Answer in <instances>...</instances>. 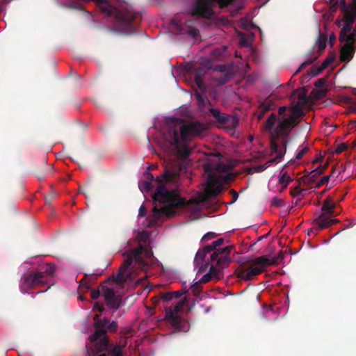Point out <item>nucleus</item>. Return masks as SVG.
<instances>
[{"label": "nucleus", "instance_id": "5", "mask_svg": "<svg viewBox=\"0 0 356 356\" xmlns=\"http://www.w3.org/2000/svg\"><path fill=\"white\" fill-rule=\"evenodd\" d=\"M200 124H185L181 119H172L168 122V131L163 133L164 139L174 147L179 156L187 157L191 149L186 145L190 136H200L202 132Z\"/></svg>", "mask_w": 356, "mask_h": 356}, {"label": "nucleus", "instance_id": "6", "mask_svg": "<svg viewBox=\"0 0 356 356\" xmlns=\"http://www.w3.org/2000/svg\"><path fill=\"white\" fill-rule=\"evenodd\" d=\"M224 241V238H220L212 242L210 245H207V250L212 252L210 255L209 261L211 263H216L220 268L228 267L232 261L229 255L234 249V245L220 248Z\"/></svg>", "mask_w": 356, "mask_h": 356}, {"label": "nucleus", "instance_id": "14", "mask_svg": "<svg viewBox=\"0 0 356 356\" xmlns=\"http://www.w3.org/2000/svg\"><path fill=\"white\" fill-rule=\"evenodd\" d=\"M106 305L110 308L118 309L122 305V296L117 294L113 289L108 288L104 284L100 286Z\"/></svg>", "mask_w": 356, "mask_h": 356}, {"label": "nucleus", "instance_id": "26", "mask_svg": "<svg viewBox=\"0 0 356 356\" xmlns=\"http://www.w3.org/2000/svg\"><path fill=\"white\" fill-rule=\"evenodd\" d=\"M211 252V250H207V245L204 246L202 249H200L195 257V262H202L204 260V258L207 253Z\"/></svg>", "mask_w": 356, "mask_h": 356}, {"label": "nucleus", "instance_id": "25", "mask_svg": "<svg viewBox=\"0 0 356 356\" xmlns=\"http://www.w3.org/2000/svg\"><path fill=\"white\" fill-rule=\"evenodd\" d=\"M147 178L149 179L148 181H144L143 183L139 184V188L142 192L144 191H149L153 188L151 182L154 179L153 175L151 173H147Z\"/></svg>", "mask_w": 356, "mask_h": 356}, {"label": "nucleus", "instance_id": "58", "mask_svg": "<svg viewBox=\"0 0 356 356\" xmlns=\"http://www.w3.org/2000/svg\"><path fill=\"white\" fill-rule=\"evenodd\" d=\"M351 92L353 94L356 95V88H352Z\"/></svg>", "mask_w": 356, "mask_h": 356}, {"label": "nucleus", "instance_id": "36", "mask_svg": "<svg viewBox=\"0 0 356 356\" xmlns=\"http://www.w3.org/2000/svg\"><path fill=\"white\" fill-rule=\"evenodd\" d=\"M217 266H215L213 264H211L209 269V273L211 275L218 276L220 273V269H223L224 268L219 267L217 264Z\"/></svg>", "mask_w": 356, "mask_h": 356}, {"label": "nucleus", "instance_id": "41", "mask_svg": "<svg viewBox=\"0 0 356 356\" xmlns=\"http://www.w3.org/2000/svg\"><path fill=\"white\" fill-rule=\"evenodd\" d=\"M314 97L316 99H321L325 95V90H318L314 91Z\"/></svg>", "mask_w": 356, "mask_h": 356}, {"label": "nucleus", "instance_id": "57", "mask_svg": "<svg viewBox=\"0 0 356 356\" xmlns=\"http://www.w3.org/2000/svg\"><path fill=\"white\" fill-rule=\"evenodd\" d=\"M345 170V168L343 165H341L338 170V173L340 174L341 172Z\"/></svg>", "mask_w": 356, "mask_h": 356}, {"label": "nucleus", "instance_id": "44", "mask_svg": "<svg viewBox=\"0 0 356 356\" xmlns=\"http://www.w3.org/2000/svg\"><path fill=\"white\" fill-rule=\"evenodd\" d=\"M231 75L229 74H225L221 76L219 79V81L221 84H225L227 83L230 79Z\"/></svg>", "mask_w": 356, "mask_h": 356}, {"label": "nucleus", "instance_id": "40", "mask_svg": "<svg viewBox=\"0 0 356 356\" xmlns=\"http://www.w3.org/2000/svg\"><path fill=\"white\" fill-rule=\"evenodd\" d=\"M303 191L304 190L301 189L299 186H297L291 190V194L293 196H298L300 195Z\"/></svg>", "mask_w": 356, "mask_h": 356}, {"label": "nucleus", "instance_id": "28", "mask_svg": "<svg viewBox=\"0 0 356 356\" xmlns=\"http://www.w3.org/2000/svg\"><path fill=\"white\" fill-rule=\"evenodd\" d=\"M324 228H321L320 222L318 221V217L315 218L313 221V226L312 228L308 229V234L310 233H313L316 234L319 231L323 229Z\"/></svg>", "mask_w": 356, "mask_h": 356}, {"label": "nucleus", "instance_id": "12", "mask_svg": "<svg viewBox=\"0 0 356 356\" xmlns=\"http://www.w3.org/2000/svg\"><path fill=\"white\" fill-rule=\"evenodd\" d=\"M209 112L218 123L225 125L227 129H233L238 124L236 116L222 113L220 110L214 108H210Z\"/></svg>", "mask_w": 356, "mask_h": 356}, {"label": "nucleus", "instance_id": "8", "mask_svg": "<svg viewBox=\"0 0 356 356\" xmlns=\"http://www.w3.org/2000/svg\"><path fill=\"white\" fill-rule=\"evenodd\" d=\"M47 277L40 270H31L24 273L19 282V289L22 293H29L38 286L47 284Z\"/></svg>", "mask_w": 356, "mask_h": 356}, {"label": "nucleus", "instance_id": "51", "mask_svg": "<svg viewBox=\"0 0 356 356\" xmlns=\"http://www.w3.org/2000/svg\"><path fill=\"white\" fill-rule=\"evenodd\" d=\"M94 309L98 310L99 312H102L104 309V307L102 304L96 302L94 305Z\"/></svg>", "mask_w": 356, "mask_h": 356}, {"label": "nucleus", "instance_id": "9", "mask_svg": "<svg viewBox=\"0 0 356 356\" xmlns=\"http://www.w3.org/2000/svg\"><path fill=\"white\" fill-rule=\"evenodd\" d=\"M336 204L331 197H327L323 202L321 207L322 213L318 216V221L321 223V228H327L331 225L339 222L337 219H331L332 217L338 215L335 213Z\"/></svg>", "mask_w": 356, "mask_h": 356}, {"label": "nucleus", "instance_id": "32", "mask_svg": "<svg viewBox=\"0 0 356 356\" xmlns=\"http://www.w3.org/2000/svg\"><path fill=\"white\" fill-rule=\"evenodd\" d=\"M317 59V56H314V57H311L309 58H308L307 60H305V62H303L300 66L298 67V69L296 71V72L294 73L293 75H296V74H298V72H300L302 69H304L305 67H306L307 65H311L312 63H313Z\"/></svg>", "mask_w": 356, "mask_h": 356}, {"label": "nucleus", "instance_id": "55", "mask_svg": "<svg viewBox=\"0 0 356 356\" xmlns=\"http://www.w3.org/2000/svg\"><path fill=\"white\" fill-rule=\"evenodd\" d=\"M225 69H226V67L224 65H218L216 67V70L219 72H225Z\"/></svg>", "mask_w": 356, "mask_h": 356}, {"label": "nucleus", "instance_id": "24", "mask_svg": "<svg viewBox=\"0 0 356 356\" xmlns=\"http://www.w3.org/2000/svg\"><path fill=\"white\" fill-rule=\"evenodd\" d=\"M318 36L316 42V44L318 46V51H323L326 47V41L327 36L325 35H322L321 33V30L318 29Z\"/></svg>", "mask_w": 356, "mask_h": 356}, {"label": "nucleus", "instance_id": "47", "mask_svg": "<svg viewBox=\"0 0 356 356\" xmlns=\"http://www.w3.org/2000/svg\"><path fill=\"white\" fill-rule=\"evenodd\" d=\"M321 65L319 67L314 66L312 70V74L314 76H317L320 73H321L323 71H320Z\"/></svg>", "mask_w": 356, "mask_h": 356}, {"label": "nucleus", "instance_id": "37", "mask_svg": "<svg viewBox=\"0 0 356 356\" xmlns=\"http://www.w3.org/2000/svg\"><path fill=\"white\" fill-rule=\"evenodd\" d=\"M201 282L200 281L196 282L191 286V290L193 291L194 295H197L201 291Z\"/></svg>", "mask_w": 356, "mask_h": 356}, {"label": "nucleus", "instance_id": "62", "mask_svg": "<svg viewBox=\"0 0 356 356\" xmlns=\"http://www.w3.org/2000/svg\"><path fill=\"white\" fill-rule=\"evenodd\" d=\"M136 284H138L140 282V279L138 280L136 282H135Z\"/></svg>", "mask_w": 356, "mask_h": 356}, {"label": "nucleus", "instance_id": "45", "mask_svg": "<svg viewBox=\"0 0 356 356\" xmlns=\"http://www.w3.org/2000/svg\"><path fill=\"white\" fill-rule=\"evenodd\" d=\"M284 254L285 253L281 250L278 255L277 257H273L271 260H275L276 264H277L280 260L283 259Z\"/></svg>", "mask_w": 356, "mask_h": 356}, {"label": "nucleus", "instance_id": "30", "mask_svg": "<svg viewBox=\"0 0 356 356\" xmlns=\"http://www.w3.org/2000/svg\"><path fill=\"white\" fill-rule=\"evenodd\" d=\"M335 59V54L332 53L330 54V56L323 62V63L321 65V69L320 71H323L325 69H326L330 64H331Z\"/></svg>", "mask_w": 356, "mask_h": 356}, {"label": "nucleus", "instance_id": "33", "mask_svg": "<svg viewBox=\"0 0 356 356\" xmlns=\"http://www.w3.org/2000/svg\"><path fill=\"white\" fill-rule=\"evenodd\" d=\"M327 3L330 5V12L334 13L337 10L339 4L341 5V0H328Z\"/></svg>", "mask_w": 356, "mask_h": 356}, {"label": "nucleus", "instance_id": "18", "mask_svg": "<svg viewBox=\"0 0 356 356\" xmlns=\"http://www.w3.org/2000/svg\"><path fill=\"white\" fill-rule=\"evenodd\" d=\"M251 264L260 269L261 273H263L267 266L276 265V261L275 260H271V259L268 258L266 256H261L254 258L251 261Z\"/></svg>", "mask_w": 356, "mask_h": 356}, {"label": "nucleus", "instance_id": "43", "mask_svg": "<svg viewBox=\"0 0 356 356\" xmlns=\"http://www.w3.org/2000/svg\"><path fill=\"white\" fill-rule=\"evenodd\" d=\"M217 236V234L214 232H208L202 237V241L211 240Z\"/></svg>", "mask_w": 356, "mask_h": 356}, {"label": "nucleus", "instance_id": "10", "mask_svg": "<svg viewBox=\"0 0 356 356\" xmlns=\"http://www.w3.org/2000/svg\"><path fill=\"white\" fill-rule=\"evenodd\" d=\"M186 302V298L179 300L177 303L172 307H166L165 309V319L175 329L181 330V318L177 314L182 311L183 307Z\"/></svg>", "mask_w": 356, "mask_h": 356}, {"label": "nucleus", "instance_id": "15", "mask_svg": "<svg viewBox=\"0 0 356 356\" xmlns=\"http://www.w3.org/2000/svg\"><path fill=\"white\" fill-rule=\"evenodd\" d=\"M172 24H175L177 30L181 33L188 34L193 38H195L199 35L198 29L193 26V19L185 20L184 25H182L181 22L174 19L172 20Z\"/></svg>", "mask_w": 356, "mask_h": 356}, {"label": "nucleus", "instance_id": "60", "mask_svg": "<svg viewBox=\"0 0 356 356\" xmlns=\"http://www.w3.org/2000/svg\"><path fill=\"white\" fill-rule=\"evenodd\" d=\"M334 172H335V168H332V172H331L330 177H331V176H333V175L334 174Z\"/></svg>", "mask_w": 356, "mask_h": 356}, {"label": "nucleus", "instance_id": "27", "mask_svg": "<svg viewBox=\"0 0 356 356\" xmlns=\"http://www.w3.org/2000/svg\"><path fill=\"white\" fill-rule=\"evenodd\" d=\"M55 270V266L54 264H49L46 266L44 271H40V273H43L47 277L48 283L49 282V278L54 275Z\"/></svg>", "mask_w": 356, "mask_h": 356}, {"label": "nucleus", "instance_id": "16", "mask_svg": "<svg viewBox=\"0 0 356 356\" xmlns=\"http://www.w3.org/2000/svg\"><path fill=\"white\" fill-rule=\"evenodd\" d=\"M344 13V16L343 17V22L346 23V24L342 27L340 31V39L341 40H346L349 35L353 29L352 24L354 23L356 16L353 14H350L347 12H343Z\"/></svg>", "mask_w": 356, "mask_h": 356}, {"label": "nucleus", "instance_id": "11", "mask_svg": "<svg viewBox=\"0 0 356 356\" xmlns=\"http://www.w3.org/2000/svg\"><path fill=\"white\" fill-rule=\"evenodd\" d=\"M339 41L341 43L344 42L340 49V60L341 62L350 61L355 52L356 30L353 31L346 40H341L339 38Z\"/></svg>", "mask_w": 356, "mask_h": 356}, {"label": "nucleus", "instance_id": "61", "mask_svg": "<svg viewBox=\"0 0 356 356\" xmlns=\"http://www.w3.org/2000/svg\"><path fill=\"white\" fill-rule=\"evenodd\" d=\"M79 298H80L81 300H83V299H84V298H83V297H82L81 296H79Z\"/></svg>", "mask_w": 356, "mask_h": 356}, {"label": "nucleus", "instance_id": "17", "mask_svg": "<svg viewBox=\"0 0 356 356\" xmlns=\"http://www.w3.org/2000/svg\"><path fill=\"white\" fill-rule=\"evenodd\" d=\"M238 277L245 281H250L254 277L261 273V270L256 268L252 264L250 265L241 268L238 270Z\"/></svg>", "mask_w": 356, "mask_h": 356}, {"label": "nucleus", "instance_id": "22", "mask_svg": "<svg viewBox=\"0 0 356 356\" xmlns=\"http://www.w3.org/2000/svg\"><path fill=\"white\" fill-rule=\"evenodd\" d=\"M341 10L356 16V0H353L349 5L346 4L345 0H341Z\"/></svg>", "mask_w": 356, "mask_h": 356}, {"label": "nucleus", "instance_id": "7", "mask_svg": "<svg viewBox=\"0 0 356 356\" xmlns=\"http://www.w3.org/2000/svg\"><path fill=\"white\" fill-rule=\"evenodd\" d=\"M234 0H196L191 8V16L210 19L213 15L214 2H217L221 8H225L232 3Z\"/></svg>", "mask_w": 356, "mask_h": 356}, {"label": "nucleus", "instance_id": "38", "mask_svg": "<svg viewBox=\"0 0 356 356\" xmlns=\"http://www.w3.org/2000/svg\"><path fill=\"white\" fill-rule=\"evenodd\" d=\"M195 82L196 83V85L198 86V88L202 90V89H204V82H203V80L202 79V77L198 75V74H196L195 76Z\"/></svg>", "mask_w": 356, "mask_h": 356}, {"label": "nucleus", "instance_id": "3", "mask_svg": "<svg viewBox=\"0 0 356 356\" xmlns=\"http://www.w3.org/2000/svg\"><path fill=\"white\" fill-rule=\"evenodd\" d=\"M302 115L303 111L298 106L291 108L280 106L278 116L272 113L264 123V129L270 134V139L277 141L281 138L282 145L286 149L287 138L293 129L298 125Z\"/></svg>", "mask_w": 356, "mask_h": 356}, {"label": "nucleus", "instance_id": "59", "mask_svg": "<svg viewBox=\"0 0 356 356\" xmlns=\"http://www.w3.org/2000/svg\"><path fill=\"white\" fill-rule=\"evenodd\" d=\"M320 161V159L318 158H316L313 160V163H318V161Z\"/></svg>", "mask_w": 356, "mask_h": 356}, {"label": "nucleus", "instance_id": "50", "mask_svg": "<svg viewBox=\"0 0 356 356\" xmlns=\"http://www.w3.org/2000/svg\"><path fill=\"white\" fill-rule=\"evenodd\" d=\"M347 146L346 144L344 143H342L341 145H339L337 149H336V152L337 153H341L343 151H344L346 149Z\"/></svg>", "mask_w": 356, "mask_h": 356}, {"label": "nucleus", "instance_id": "23", "mask_svg": "<svg viewBox=\"0 0 356 356\" xmlns=\"http://www.w3.org/2000/svg\"><path fill=\"white\" fill-rule=\"evenodd\" d=\"M194 95L199 106L204 107L207 104H210V102L204 92L196 91Z\"/></svg>", "mask_w": 356, "mask_h": 356}, {"label": "nucleus", "instance_id": "19", "mask_svg": "<svg viewBox=\"0 0 356 356\" xmlns=\"http://www.w3.org/2000/svg\"><path fill=\"white\" fill-rule=\"evenodd\" d=\"M327 167V165H325L323 167L318 166L311 171L308 175L303 176L302 179L305 184L310 185L316 181V177L323 174Z\"/></svg>", "mask_w": 356, "mask_h": 356}, {"label": "nucleus", "instance_id": "39", "mask_svg": "<svg viewBox=\"0 0 356 356\" xmlns=\"http://www.w3.org/2000/svg\"><path fill=\"white\" fill-rule=\"evenodd\" d=\"M330 178V175H325V176H323L321 180L316 184V188H320L321 186H322L324 184L328 182L329 179Z\"/></svg>", "mask_w": 356, "mask_h": 356}, {"label": "nucleus", "instance_id": "34", "mask_svg": "<svg viewBox=\"0 0 356 356\" xmlns=\"http://www.w3.org/2000/svg\"><path fill=\"white\" fill-rule=\"evenodd\" d=\"M160 299L163 300L165 302H170L173 298V293L172 292L161 293L159 294Z\"/></svg>", "mask_w": 356, "mask_h": 356}, {"label": "nucleus", "instance_id": "31", "mask_svg": "<svg viewBox=\"0 0 356 356\" xmlns=\"http://www.w3.org/2000/svg\"><path fill=\"white\" fill-rule=\"evenodd\" d=\"M293 179L288 175L286 172L283 173L279 178V183L284 185V188L286 187Z\"/></svg>", "mask_w": 356, "mask_h": 356}, {"label": "nucleus", "instance_id": "42", "mask_svg": "<svg viewBox=\"0 0 356 356\" xmlns=\"http://www.w3.org/2000/svg\"><path fill=\"white\" fill-rule=\"evenodd\" d=\"M67 7L70 8L76 9V10H81L82 8L81 5L79 3L74 2V1L70 2L67 4Z\"/></svg>", "mask_w": 356, "mask_h": 356}, {"label": "nucleus", "instance_id": "63", "mask_svg": "<svg viewBox=\"0 0 356 356\" xmlns=\"http://www.w3.org/2000/svg\"><path fill=\"white\" fill-rule=\"evenodd\" d=\"M38 179L41 180L42 179H43V177H38Z\"/></svg>", "mask_w": 356, "mask_h": 356}, {"label": "nucleus", "instance_id": "35", "mask_svg": "<svg viewBox=\"0 0 356 356\" xmlns=\"http://www.w3.org/2000/svg\"><path fill=\"white\" fill-rule=\"evenodd\" d=\"M271 206L277 207H282L284 206V200L282 199H280L277 197H273L270 202Z\"/></svg>", "mask_w": 356, "mask_h": 356}, {"label": "nucleus", "instance_id": "21", "mask_svg": "<svg viewBox=\"0 0 356 356\" xmlns=\"http://www.w3.org/2000/svg\"><path fill=\"white\" fill-rule=\"evenodd\" d=\"M275 103L269 99H265L262 103H261L259 106V113L258 115V118L261 119L265 113L273 110L275 108Z\"/></svg>", "mask_w": 356, "mask_h": 356}, {"label": "nucleus", "instance_id": "20", "mask_svg": "<svg viewBox=\"0 0 356 356\" xmlns=\"http://www.w3.org/2000/svg\"><path fill=\"white\" fill-rule=\"evenodd\" d=\"M93 277L91 275L86 274L84 277L80 281L81 285H85L88 289L90 290L91 298L93 300L97 299L100 296V290L99 289H91V284L92 282Z\"/></svg>", "mask_w": 356, "mask_h": 356}, {"label": "nucleus", "instance_id": "64", "mask_svg": "<svg viewBox=\"0 0 356 356\" xmlns=\"http://www.w3.org/2000/svg\"><path fill=\"white\" fill-rule=\"evenodd\" d=\"M355 123V127H356V120L354 122Z\"/></svg>", "mask_w": 356, "mask_h": 356}, {"label": "nucleus", "instance_id": "4", "mask_svg": "<svg viewBox=\"0 0 356 356\" xmlns=\"http://www.w3.org/2000/svg\"><path fill=\"white\" fill-rule=\"evenodd\" d=\"M94 321L95 330L89 337L90 342L93 344L91 346H86L88 356H123L122 346H113L109 342L106 335L107 332L117 331L118 323L115 321L110 323L106 317L99 318L98 314L94 316Z\"/></svg>", "mask_w": 356, "mask_h": 356}, {"label": "nucleus", "instance_id": "48", "mask_svg": "<svg viewBox=\"0 0 356 356\" xmlns=\"http://www.w3.org/2000/svg\"><path fill=\"white\" fill-rule=\"evenodd\" d=\"M186 292V291H176L172 292V293H173V298H179L183 294H184Z\"/></svg>", "mask_w": 356, "mask_h": 356}, {"label": "nucleus", "instance_id": "2", "mask_svg": "<svg viewBox=\"0 0 356 356\" xmlns=\"http://www.w3.org/2000/svg\"><path fill=\"white\" fill-rule=\"evenodd\" d=\"M136 238L138 241L137 248L127 250L123 253V256L126 258L114 277L116 283L128 282L131 284L135 282L133 273L134 267L138 266L143 270H146L156 260L151 247L140 243V241L146 242L148 235L142 232L137 236Z\"/></svg>", "mask_w": 356, "mask_h": 356}, {"label": "nucleus", "instance_id": "49", "mask_svg": "<svg viewBox=\"0 0 356 356\" xmlns=\"http://www.w3.org/2000/svg\"><path fill=\"white\" fill-rule=\"evenodd\" d=\"M299 102L301 103H305L307 102V96L304 92H301L298 95Z\"/></svg>", "mask_w": 356, "mask_h": 356}, {"label": "nucleus", "instance_id": "1", "mask_svg": "<svg viewBox=\"0 0 356 356\" xmlns=\"http://www.w3.org/2000/svg\"><path fill=\"white\" fill-rule=\"evenodd\" d=\"M180 170V167H177L173 170L166 168L163 177L156 178L159 186L152 195L154 204L152 217L154 221L164 216L171 217L183 212L197 213L200 211L201 203L207 202L210 197L217 196L222 189V183L218 178L215 175L210 174L205 191L197 197L186 200L181 196L178 188H171L169 186V182L177 176Z\"/></svg>", "mask_w": 356, "mask_h": 356}, {"label": "nucleus", "instance_id": "56", "mask_svg": "<svg viewBox=\"0 0 356 356\" xmlns=\"http://www.w3.org/2000/svg\"><path fill=\"white\" fill-rule=\"evenodd\" d=\"M231 192L233 193V195H234L233 196V202H235L238 197V194L234 190H231Z\"/></svg>", "mask_w": 356, "mask_h": 356}, {"label": "nucleus", "instance_id": "54", "mask_svg": "<svg viewBox=\"0 0 356 356\" xmlns=\"http://www.w3.org/2000/svg\"><path fill=\"white\" fill-rule=\"evenodd\" d=\"M324 84V80L323 79H318L315 83L316 87H321Z\"/></svg>", "mask_w": 356, "mask_h": 356}, {"label": "nucleus", "instance_id": "46", "mask_svg": "<svg viewBox=\"0 0 356 356\" xmlns=\"http://www.w3.org/2000/svg\"><path fill=\"white\" fill-rule=\"evenodd\" d=\"M211 280V274L209 273L207 274H205L200 280L201 283H207L209 282Z\"/></svg>", "mask_w": 356, "mask_h": 356}, {"label": "nucleus", "instance_id": "13", "mask_svg": "<svg viewBox=\"0 0 356 356\" xmlns=\"http://www.w3.org/2000/svg\"><path fill=\"white\" fill-rule=\"evenodd\" d=\"M284 147V150L281 149L277 144V142L275 141V140L270 139L271 152L275 153L277 155L275 158L268 161L264 165H257L254 168V171L257 172H261L264 171L268 167H269L273 163H279L286 152V148L285 149L284 147Z\"/></svg>", "mask_w": 356, "mask_h": 356}, {"label": "nucleus", "instance_id": "53", "mask_svg": "<svg viewBox=\"0 0 356 356\" xmlns=\"http://www.w3.org/2000/svg\"><path fill=\"white\" fill-rule=\"evenodd\" d=\"M146 214V208L144 205H142L139 209L138 215L140 216H145Z\"/></svg>", "mask_w": 356, "mask_h": 356}, {"label": "nucleus", "instance_id": "52", "mask_svg": "<svg viewBox=\"0 0 356 356\" xmlns=\"http://www.w3.org/2000/svg\"><path fill=\"white\" fill-rule=\"evenodd\" d=\"M336 41V36L335 35L332 33L330 37H329V43L330 44L331 47H332Z\"/></svg>", "mask_w": 356, "mask_h": 356}, {"label": "nucleus", "instance_id": "29", "mask_svg": "<svg viewBox=\"0 0 356 356\" xmlns=\"http://www.w3.org/2000/svg\"><path fill=\"white\" fill-rule=\"evenodd\" d=\"M309 147L308 144L302 145L298 147V152L296 156V159L298 160L301 159L303 156L309 151Z\"/></svg>", "mask_w": 356, "mask_h": 356}]
</instances>
